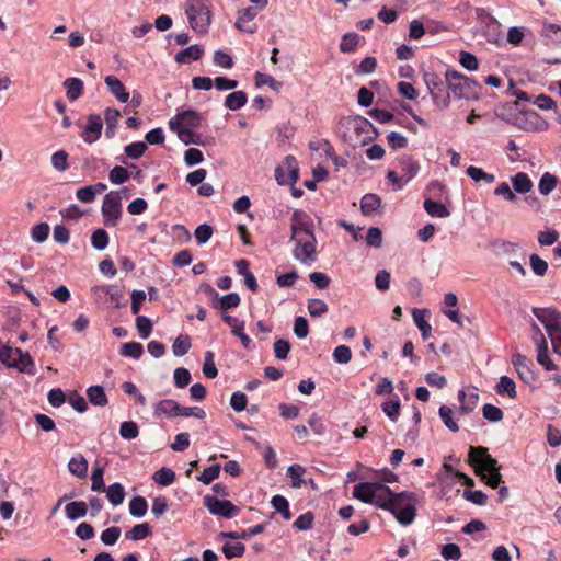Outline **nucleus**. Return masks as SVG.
<instances>
[{
	"instance_id": "obj_46",
	"label": "nucleus",
	"mask_w": 561,
	"mask_h": 561,
	"mask_svg": "<svg viewBox=\"0 0 561 561\" xmlns=\"http://www.w3.org/2000/svg\"><path fill=\"white\" fill-rule=\"evenodd\" d=\"M439 416L443 421V423L445 424V426L450 430L451 432L456 433L459 431V426L457 424V422L453 419V410L443 404L440 408H439Z\"/></svg>"
},
{
	"instance_id": "obj_20",
	"label": "nucleus",
	"mask_w": 561,
	"mask_h": 561,
	"mask_svg": "<svg viewBox=\"0 0 561 561\" xmlns=\"http://www.w3.org/2000/svg\"><path fill=\"white\" fill-rule=\"evenodd\" d=\"M204 54V49L202 46L195 44L190 47H186L180 50L175 55V61L179 64H190L192 61L199 60Z\"/></svg>"
},
{
	"instance_id": "obj_12",
	"label": "nucleus",
	"mask_w": 561,
	"mask_h": 561,
	"mask_svg": "<svg viewBox=\"0 0 561 561\" xmlns=\"http://www.w3.org/2000/svg\"><path fill=\"white\" fill-rule=\"evenodd\" d=\"M512 364L514 365L519 378L525 383L530 385L536 381V376L533 369L534 363L531 359L520 353H515L512 356Z\"/></svg>"
},
{
	"instance_id": "obj_21",
	"label": "nucleus",
	"mask_w": 561,
	"mask_h": 561,
	"mask_svg": "<svg viewBox=\"0 0 561 561\" xmlns=\"http://www.w3.org/2000/svg\"><path fill=\"white\" fill-rule=\"evenodd\" d=\"M181 412V405L172 399H163L160 400L156 404L154 413L156 414H163L168 417H175L180 416Z\"/></svg>"
},
{
	"instance_id": "obj_59",
	"label": "nucleus",
	"mask_w": 561,
	"mask_h": 561,
	"mask_svg": "<svg viewBox=\"0 0 561 561\" xmlns=\"http://www.w3.org/2000/svg\"><path fill=\"white\" fill-rule=\"evenodd\" d=\"M179 139L184 144V145H197V146H203L204 142L202 141V137L199 134L197 133H194L193 130H191V128H185L184 130H179Z\"/></svg>"
},
{
	"instance_id": "obj_17",
	"label": "nucleus",
	"mask_w": 561,
	"mask_h": 561,
	"mask_svg": "<svg viewBox=\"0 0 561 561\" xmlns=\"http://www.w3.org/2000/svg\"><path fill=\"white\" fill-rule=\"evenodd\" d=\"M108 91L122 103H126L129 100V93L126 91L123 82L115 76H107L104 80Z\"/></svg>"
},
{
	"instance_id": "obj_30",
	"label": "nucleus",
	"mask_w": 561,
	"mask_h": 561,
	"mask_svg": "<svg viewBox=\"0 0 561 561\" xmlns=\"http://www.w3.org/2000/svg\"><path fill=\"white\" fill-rule=\"evenodd\" d=\"M87 396L89 401L96 407H105L108 402L105 391L101 386L89 387L87 389Z\"/></svg>"
},
{
	"instance_id": "obj_8",
	"label": "nucleus",
	"mask_w": 561,
	"mask_h": 561,
	"mask_svg": "<svg viewBox=\"0 0 561 561\" xmlns=\"http://www.w3.org/2000/svg\"><path fill=\"white\" fill-rule=\"evenodd\" d=\"M203 503L209 513L216 516L231 518L239 513V508L232 502L228 500L221 501L213 495H205Z\"/></svg>"
},
{
	"instance_id": "obj_57",
	"label": "nucleus",
	"mask_w": 561,
	"mask_h": 561,
	"mask_svg": "<svg viewBox=\"0 0 561 561\" xmlns=\"http://www.w3.org/2000/svg\"><path fill=\"white\" fill-rule=\"evenodd\" d=\"M306 469L298 465H291L287 469V474L291 479V486L293 488H300L302 484V474L305 473Z\"/></svg>"
},
{
	"instance_id": "obj_5",
	"label": "nucleus",
	"mask_w": 561,
	"mask_h": 561,
	"mask_svg": "<svg viewBox=\"0 0 561 561\" xmlns=\"http://www.w3.org/2000/svg\"><path fill=\"white\" fill-rule=\"evenodd\" d=\"M424 81L434 104L440 110L447 108L450 104V89L447 87V79H442L434 72H426Z\"/></svg>"
},
{
	"instance_id": "obj_14",
	"label": "nucleus",
	"mask_w": 561,
	"mask_h": 561,
	"mask_svg": "<svg viewBox=\"0 0 561 561\" xmlns=\"http://www.w3.org/2000/svg\"><path fill=\"white\" fill-rule=\"evenodd\" d=\"M92 293L95 297H99L101 294H105L108 296L110 302L115 308H122L127 305V300L124 297V293L117 286L106 285V286H94L92 288Z\"/></svg>"
},
{
	"instance_id": "obj_32",
	"label": "nucleus",
	"mask_w": 561,
	"mask_h": 561,
	"mask_svg": "<svg viewBox=\"0 0 561 561\" xmlns=\"http://www.w3.org/2000/svg\"><path fill=\"white\" fill-rule=\"evenodd\" d=\"M424 312L425 310L413 309L412 316L416 327L421 331L423 340H427L432 334V327L425 320Z\"/></svg>"
},
{
	"instance_id": "obj_51",
	"label": "nucleus",
	"mask_w": 561,
	"mask_h": 561,
	"mask_svg": "<svg viewBox=\"0 0 561 561\" xmlns=\"http://www.w3.org/2000/svg\"><path fill=\"white\" fill-rule=\"evenodd\" d=\"M255 80L256 85H267L274 91H279L283 87V83L280 81H277L274 77L263 72H256Z\"/></svg>"
},
{
	"instance_id": "obj_13",
	"label": "nucleus",
	"mask_w": 561,
	"mask_h": 561,
	"mask_svg": "<svg viewBox=\"0 0 561 561\" xmlns=\"http://www.w3.org/2000/svg\"><path fill=\"white\" fill-rule=\"evenodd\" d=\"M260 9L257 7H248L239 12L234 26L244 33L253 34L256 25L252 21L257 16Z\"/></svg>"
},
{
	"instance_id": "obj_49",
	"label": "nucleus",
	"mask_w": 561,
	"mask_h": 561,
	"mask_svg": "<svg viewBox=\"0 0 561 561\" xmlns=\"http://www.w3.org/2000/svg\"><path fill=\"white\" fill-rule=\"evenodd\" d=\"M130 175L131 174L126 168L116 165L110 171L108 179L111 183L118 185L125 183Z\"/></svg>"
},
{
	"instance_id": "obj_34",
	"label": "nucleus",
	"mask_w": 561,
	"mask_h": 561,
	"mask_svg": "<svg viewBox=\"0 0 561 561\" xmlns=\"http://www.w3.org/2000/svg\"><path fill=\"white\" fill-rule=\"evenodd\" d=\"M121 116V113L116 108L107 107L105 110V122H106V130L105 135L107 138H112L115 135V128L117 125V121Z\"/></svg>"
},
{
	"instance_id": "obj_3",
	"label": "nucleus",
	"mask_w": 561,
	"mask_h": 561,
	"mask_svg": "<svg viewBox=\"0 0 561 561\" xmlns=\"http://www.w3.org/2000/svg\"><path fill=\"white\" fill-rule=\"evenodd\" d=\"M185 13L190 26L197 34H206L211 23L210 4L208 0H187Z\"/></svg>"
},
{
	"instance_id": "obj_41",
	"label": "nucleus",
	"mask_w": 561,
	"mask_h": 561,
	"mask_svg": "<svg viewBox=\"0 0 561 561\" xmlns=\"http://www.w3.org/2000/svg\"><path fill=\"white\" fill-rule=\"evenodd\" d=\"M271 504L276 512L282 514L284 519L289 520L291 518L289 503L286 497L283 495H274L271 500Z\"/></svg>"
},
{
	"instance_id": "obj_7",
	"label": "nucleus",
	"mask_w": 561,
	"mask_h": 561,
	"mask_svg": "<svg viewBox=\"0 0 561 561\" xmlns=\"http://www.w3.org/2000/svg\"><path fill=\"white\" fill-rule=\"evenodd\" d=\"M469 462L472 466L478 465L479 470L493 472L501 470V465H499L497 460L491 457L486 447H470L469 450Z\"/></svg>"
},
{
	"instance_id": "obj_25",
	"label": "nucleus",
	"mask_w": 561,
	"mask_h": 561,
	"mask_svg": "<svg viewBox=\"0 0 561 561\" xmlns=\"http://www.w3.org/2000/svg\"><path fill=\"white\" fill-rule=\"evenodd\" d=\"M381 205V198L376 194H366L360 201V209L365 216L373 215Z\"/></svg>"
},
{
	"instance_id": "obj_4",
	"label": "nucleus",
	"mask_w": 561,
	"mask_h": 561,
	"mask_svg": "<svg viewBox=\"0 0 561 561\" xmlns=\"http://www.w3.org/2000/svg\"><path fill=\"white\" fill-rule=\"evenodd\" d=\"M416 497L414 493L400 492L396 493L393 499V506L390 512L394 515L396 519L403 526L413 523L416 516Z\"/></svg>"
},
{
	"instance_id": "obj_37",
	"label": "nucleus",
	"mask_w": 561,
	"mask_h": 561,
	"mask_svg": "<svg viewBox=\"0 0 561 561\" xmlns=\"http://www.w3.org/2000/svg\"><path fill=\"white\" fill-rule=\"evenodd\" d=\"M191 346H192V343H191L190 335L181 334L174 340L173 345H172V352H173L174 356L180 357V356L185 355L190 351Z\"/></svg>"
},
{
	"instance_id": "obj_44",
	"label": "nucleus",
	"mask_w": 561,
	"mask_h": 561,
	"mask_svg": "<svg viewBox=\"0 0 561 561\" xmlns=\"http://www.w3.org/2000/svg\"><path fill=\"white\" fill-rule=\"evenodd\" d=\"M466 173L474 182L485 181L486 183H493L495 181V176L493 174L486 173L481 168L474 165L468 167Z\"/></svg>"
},
{
	"instance_id": "obj_52",
	"label": "nucleus",
	"mask_w": 561,
	"mask_h": 561,
	"mask_svg": "<svg viewBox=\"0 0 561 561\" xmlns=\"http://www.w3.org/2000/svg\"><path fill=\"white\" fill-rule=\"evenodd\" d=\"M483 417L490 422H500L503 420V411L491 403H486L482 408Z\"/></svg>"
},
{
	"instance_id": "obj_29",
	"label": "nucleus",
	"mask_w": 561,
	"mask_h": 561,
	"mask_svg": "<svg viewBox=\"0 0 561 561\" xmlns=\"http://www.w3.org/2000/svg\"><path fill=\"white\" fill-rule=\"evenodd\" d=\"M67 89L66 95L70 101H76L83 92V82L78 78H68L64 81Z\"/></svg>"
},
{
	"instance_id": "obj_6",
	"label": "nucleus",
	"mask_w": 561,
	"mask_h": 561,
	"mask_svg": "<svg viewBox=\"0 0 561 561\" xmlns=\"http://www.w3.org/2000/svg\"><path fill=\"white\" fill-rule=\"evenodd\" d=\"M104 225L115 227L122 216V197L119 192L111 191L105 195L102 204Z\"/></svg>"
},
{
	"instance_id": "obj_26",
	"label": "nucleus",
	"mask_w": 561,
	"mask_h": 561,
	"mask_svg": "<svg viewBox=\"0 0 561 561\" xmlns=\"http://www.w3.org/2000/svg\"><path fill=\"white\" fill-rule=\"evenodd\" d=\"M248 95L244 91H234L226 96L225 106L230 111H237L247 104Z\"/></svg>"
},
{
	"instance_id": "obj_35",
	"label": "nucleus",
	"mask_w": 561,
	"mask_h": 561,
	"mask_svg": "<svg viewBox=\"0 0 561 561\" xmlns=\"http://www.w3.org/2000/svg\"><path fill=\"white\" fill-rule=\"evenodd\" d=\"M354 128L357 133L368 134V136L363 139V144L373 141L376 137V129L374 128V125L364 117H358L356 119V126Z\"/></svg>"
},
{
	"instance_id": "obj_47",
	"label": "nucleus",
	"mask_w": 561,
	"mask_h": 561,
	"mask_svg": "<svg viewBox=\"0 0 561 561\" xmlns=\"http://www.w3.org/2000/svg\"><path fill=\"white\" fill-rule=\"evenodd\" d=\"M283 165L288 170V184L294 185L299 179V169L295 157H285Z\"/></svg>"
},
{
	"instance_id": "obj_55",
	"label": "nucleus",
	"mask_w": 561,
	"mask_h": 561,
	"mask_svg": "<svg viewBox=\"0 0 561 561\" xmlns=\"http://www.w3.org/2000/svg\"><path fill=\"white\" fill-rule=\"evenodd\" d=\"M119 434L125 439H135L139 435L138 425L133 421H125L121 424Z\"/></svg>"
},
{
	"instance_id": "obj_60",
	"label": "nucleus",
	"mask_w": 561,
	"mask_h": 561,
	"mask_svg": "<svg viewBox=\"0 0 561 561\" xmlns=\"http://www.w3.org/2000/svg\"><path fill=\"white\" fill-rule=\"evenodd\" d=\"M122 534V530L117 526H112L106 528L101 534V541L106 546H113L118 540L119 536Z\"/></svg>"
},
{
	"instance_id": "obj_61",
	"label": "nucleus",
	"mask_w": 561,
	"mask_h": 561,
	"mask_svg": "<svg viewBox=\"0 0 561 561\" xmlns=\"http://www.w3.org/2000/svg\"><path fill=\"white\" fill-rule=\"evenodd\" d=\"M220 473V466L213 465L203 470V472L197 477V480L204 484H210L215 479L218 478Z\"/></svg>"
},
{
	"instance_id": "obj_18",
	"label": "nucleus",
	"mask_w": 561,
	"mask_h": 561,
	"mask_svg": "<svg viewBox=\"0 0 561 561\" xmlns=\"http://www.w3.org/2000/svg\"><path fill=\"white\" fill-rule=\"evenodd\" d=\"M394 496L396 493L382 483V489H378V491L376 490L375 501H373L371 504L390 512L393 506Z\"/></svg>"
},
{
	"instance_id": "obj_45",
	"label": "nucleus",
	"mask_w": 561,
	"mask_h": 561,
	"mask_svg": "<svg viewBox=\"0 0 561 561\" xmlns=\"http://www.w3.org/2000/svg\"><path fill=\"white\" fill-rule=\"evenodd\" d=\"M307 309L311 317H321L328 312L329 307L324 300L312 298L308 300Z\"/></svg>"
},
{
	"instance_id": "obj_19",
	"label": "nucleus",
	"mask_w": 561,
	"mask_h": 561,
	"mask_svg": "<svg viewBox=\"0 0 561 561\" xmlns=\"http://www.w3.org/2000/svg\"><path fill=\"white\" fill-rule=\"evenodd\" d=\"M14 355L18 356V366H13L20 373H24L31 376L36 374L35 364L30 353H24L21 348H14Z\"/></svg>"
},
{
	"instance_id": "obj_16",
	"label": "nucleus",
	"mask_w": 561,
	"mask_h": 561,
	"mask_svg": "<svg viewBox=\"0 0 561 561\" xmlns=\"http://www.w3.org/2000/svg\"><path fill=\"white\" fill-rule=\"evenodd\" d=\"M382 489L380 482H360L353 489V496L364 503L371 504L375 501L376 490Z\"/></svg>"
},
{
	"instance_id": "obj_11",
	"label": "nucleus",
	"mask_w": 561,
	"mask_h": 561,
	"mask_svg": "<svg viewBox=\"0 0 561 561\" xmlns=\"http://www.w3.org/2000/svg\"><path fill=\"white\" fill-rule=\"evenodd\" d=\"M296 248L294 250V257L304 264H310L316 261V237H307L295 239Z\"/></svg>"
},
{
	"instance_id": "obj_33",
	"label": "nucleus",
	"mask_w": 561,
	"mask_h": 561,
	"mask_svg": "<svg viewBox=\"0 0 561 561\" xmlns=\"http://www.w3.org/2000/svg\"><path fill=\"white\" fill-rule=\"evenodd\" d=\"M151 535V528L148 523L135 525L129 531L125 533L126 539L138 541Z\"/></svg>"
},
{
	"instance_id": "obj_56",
	"label": "nucleus",
	"mask_w": 561,
	"mask_h": 561,
	"mask_svg": "<svg viewBox=\"0 0 561 561\" xmlns=\"http://www.w3.org/2000/svg\"><path fill=\"white\" fill-rule=\"evenodd\" d=\"M245 551V546L241 542L230 543L227 542L222 546V552L227 559H232L236 557H242Z\"/></svg>"
},
{
	"instance_id": "obj_1",
	"label": "nucleus",
	"mask_w": 561,
	"mask_h": 561,
	"mask_svg": "<svg viewBox=\"0 0 561 561\" xmlns=\"http://www.w3.org/2000/svg\"><path fill=\"white\" fill-rule=\"evenodd\" d=\"M531 311L543 324L551 341L553 352L561 356V313L552 307H534Z\"/></svg>"
},
{
	"instance_id": "obj_9",
	"label": "nucleus",
	"mask_w": 561,
	"mask_h": 561,
	"mask_svg": "<svg viewBox=\"0 0 561 561\" xmlns=\"http://www.w3.org/2000/svg\"><path fill=\"white\" fill-rule=\"evenodd\" d=\"M290 231L291 240L298 239L300 233H305L307 237H312L313 222L304 210L296 209L290 218Z\"/></svg>"
},
{
	"instance_id": "obj_38",
	"label": "nucleus",
	"mask_w": 561,
	"mask_h": 561,
	"mask_svg": "<svg viewBox=\"0 0 561 561\" xmlns=\"http://www.w3.org/2000/svg\"><path fill=\"white\" fill-rule=\"evenodd\" d=\"M144 353V347L138 342H127L121 346L119 354L125 357L139 359Z\"/></svg>"
},
{
	"instance_id": "obj_10",
	"label": "nucleus",
	"mask_w": 561,
	"mask_h": 561,
	"mask_svg": "<svg viewBox=\"0 0 561 561\" xmlns=\"http://www.w3.org/2000/svg\"><path fill=\"white\" fill-rule=\"evenodd\" d=\"M533 341L537 344V362L542 365L547 370H554L557 366L549 358L548 355V342L541 332L540 328L533 322Z\"/></svg>"
},
{
	"instance_id": "obj_31",
	"label": "nucleus",
	"mask_w": 561,
	"mask_h": 561,
	"mask_svg": "<svg viewBox=\"0 0 561 561\" xmlns=\"http://www.w3.org/2000/svg\"><path fill=\"white\" fill-rule=\"evenodd\" d=\"M104 492H106V497L113 506H118L124 502L125 491L121 483L111 484Z\"/></svg>"
},
{
	"instance_id": "obj_24",
	"label": "nucleus",
	"mask_w": 561,
	"mask_h": 561,
	"mask_svg": "<svg viewBox=\"0 0 561 561\" xmlns=\"http://www.w3.org/2000/svg\"><path fill=\"white\" fill-rule=\"evenodd\" d=\"M399 167L402 172V176L409 182L419 172V163L411 157L403 156L399 159Z\"/></svg>"
},
{
	"instance_id": "obj_28",
	"label": "nucleus",
	"mask_w": 561,
	"mask_h": 561,
	"mask_svg": "<svg viewBox=\"0 0 561 561\" xmlns=\"http://www.w3.org/2000/svg\"><path fill=\"white\" fill-rule=\"evenodd\" d=\"M68 469L73 476L84 478L88 473V461L82 455L72 457L68 462Z\"/></svg>"
},
{
	"instance_id": "obj_48",
	"label": "nucleus",
	"mask_w": 561,
	"mask_h": 561,
	"mask_svg": "<svg viewBox=\"0 0 561 561\" xmlns=\"http://www.w3.org/2000/svg\"><path fill=\"white\" fill-rule=\"evenodd\" d=\"M381 408H382L383 413L392 422L398 421V417H399V414H400V409H401L400 400L398 399V397L396 398V400L385 401L381 404Z\"/></svg>"
},
{
	"instance_id": "obj_15",
	"label": "nucleus",
	"mask_w": 561,
	"mask_h": 561,
	"mask_svg": "<svg viewBox=\"0 0 561 561\" xmlns=\"http://www.w3.org/2000/svg\"><path fill=\"white\" fill-rule=\"evenodd\" d=\"M103 121L100 114H90L88 124L82 133V138L88 144L95 142L102 134Z\"/></svg>"
},
{
	"instance_id": "obj_40",
	"label": "nucleus",
	"mask_w": 561,
	"mask_h": 561,
	"mask_svg": "<svg viewBox=\"0 0 561 561\" xmlns=\"http://www.w3.org/2000/svg\"><path fill=\"white\" fill-rule=\"evenodd\" d=\"M179 118L182 119L185 128H197L201 126L202 117L193 110H187L179 113Z\"/></svg>"
},
{
	"instance_id": "obj_23",
	"label": "nucleus",
	"mask_w": 561,
	"mask_h": 561,
	"mask_svg": "<svg viewBox=\"0 0 561 561\" xmlns=\"http://www.w3.org/2000/svg\"><path fill=\"white\" fill-rule=\"evenodd\" d=\"M65 512L70 520H77L87 515L88 504L83 501H73L65 506Z\"/></svg>"
},
{
	"instance_id": "obj_43",
	"label": "nucleus",
	"mask_w": 561,
	"mask_h": 561,
	"mask_svg": "<svg viewBox=\"0 0 561 561\" xmlns=\"http://www.w3.org/2000/svg\"><path fill=\"white\" fill-rule=\"evenodd\" d=\"M153 480L163 486L171 485L175 480V472L170 468L163 467L154 472Z\"/></svg>"
},
{
	"instance_id": "obj_53",
	"label": "nucleus",
	"mask_w": 561,
	"mask_h": 561,
	"mask_svg": "<svg viewBox=\"0 0 561 561\" xmlns=\"http://www.w3.org/2000/svg\"><path fill=\"white\" fill-rule=\"evenodd\" d=\"M218 301L219 306H217V308H219L221 311H227L228 309L238 307L241 299L237 293H229L219 298Z\"/></svg>"
},
{
	"instance_id": "obj_2",
	"label": "nucleus",
	"mask_w": 561,
	"mask_h": 561,
	"mask_svg": "<svg viewBox=\"0 0 561 561\" xmlns=\"http://www.w3.org/2000/svg\"><path fill=\"white\" fill-rule=\"evenodd\" d=\"M447 87L457 99L478 100L482 87L472 78L456 70L446 71Z\"/></svg>"
},
{
	"instance_id": "obj_58",
	"label": "nucleus",
	"mask_w": 561,
	"mask_h": 561,
	"mask_svg": "<svg viewBox=\"0 0 561 561\" xmlns=\"http://www.w3.org/2000/svg\"><path fill=\"white\" fill-rule=\"evenodd\" d=\"M147 150V145L144 141H136L127 145L124 148L125 154L130 159H139Z\"/></svg>"
},
{
	"instance_id": "obj_50",
	"label": "nucleus",
	"mask_w": 561,
	"mask_h": 561,
	"mask_svg": "<svg viewBox=\"0 0 561 561\" xmlns=\"http://www.w3.org/2000/svg\"><path fill=\"white\" fill-rule=\"evenodd\" d=\"M359 42V35L357 33H346L343 35L340 43V50L343 53L353 51Z\"/></svg>"
},
{
	"instance_id": "obj_42",
	"label": "nucleus",
	"mask_w": 561,
	"mask_h": 561,
	"mask_svg": "<svg viewBox=\"0 0 561 561\" xmlns=\"http://www.w3.org/2000/svg\"><path fill=\"white\" fill-rule=\"evenodd\" d=\"M148 510L147 501L144 496H135L129 502V513L135 517H142Z\"/></svg>"
},
{
	"instance_id": "obj_39",
	"label": "nucleus",
	"mask_w": 561,
	"mask_h": 561,
	"mask_svg": "<svg viewBox=\"0 0 561 561\" xmlns=\"http://www.w3.org/2000/svg\"><path fill=\"white\" fill-rule=\"evenodd\" d=\"M496 391L499 394L507 393L511 399H515L517 397L515 382L508 376H502L500 378V381L496 385Z\"/></svg>"
},
{
	"instance_id": "obj_27",
	"label": "nucleus",
	"mask_w": 561,
	"mask_h": 561,
	"mask_svg": "<svg viewBox=\"0 0 561 561\" xmlns=\"http://www.w3.org/2000/svg\"><path fill=\"white\" fill-rule=\"evenodd\" d=\"M424 209L432 217L446 218L450 215V211L444 204L435 202L431 198L424 201Z\"/></svg>"
},
{
	"instance_id": "obj_62",
	"label": "nucleus",
	"mask_w": 561,
	"mask_h": 561,
	"mask_svg": "<svg viewBox=\"0 0 561 561\" xmlns=\"http://www.w3.org/2000/svg\"><path fill=\"white\" fill-rule=\"evenodd\" d=\"M529 262L534 274L537 276H545L548 271V263L542 260L538 254H531Z\"/></svg>"
},
{
	"instance_id": "obj_22",
	"label": "nucleus",
	"mask_w": 561,
	"mask_h": 561,
	"mask_svg": "<svg viewBox=\"0 0 561 561\" xmlns=\"http://www.w3.org/2000/svg\"><path fill=\"white\" fill-rule=\"evenodd\" d=\"M514 193L527 194L533 190V182L527 173L518 172L511 176Z\"/></svg>"
},
{
	"instance_id": "obj_63",
	"label": "nucleus",
	"mask_w": 561,
	"mask_h": 561,
	"mask_svg": "<svg viewBox=\"0 0 561 561\" xmlns=\"http://www.w3.org/2000/svg\"><path fill=\"white\" fill-rule=\"evenodd\" d=\"M333 359L337 364H347L352 359V351L346 345H339L333 351Z\"/></svg>"
},
{
	"instance_id": "obj_64",
	"label": "nucleus",
	"mask_w": 561,
	"mask_h": 561,
	"mask_svg": "<svg viewBox=\"0 0 561 561\" xmlns=\"http://www.w3.org/2000/svg\"><path fill=\"white\" fill-rule=\"evenodd\" d=\"M214 233V229L210 225H199L194 232L195 239L199 244H204L209 241Z\"/></svg>"
},
{
	"instance_id": "obj_54",
	"label": "nucleus",
	"mask_w": 561,
	"mask_h": 561,
	"mask_svg": "<svg viewBox=\"0 0 561 561\" xmlns=\"http://www.w3.org/2000/svg\"><path fill=\"white\" fill-rule=\"evenodd\" d=\"M92 247L95 250H104L108 244V234L104 229H96L91 237Z\"/></svg>"
},
{
	"instance_id": "obj_36",
	"label": "nucleus",
	"mask_w": 561,
	"mask_h": 561,
	"mask_svg": "<svg viewBox=\"0 0 561 561\" xmlns=\"http://www.w3.org/2000/svg\"><path fill=\"white\" fill-rule=\"evenodd\" d=\"M558 178L549 172L541 175L538 190L541 195H549L557 186Z\"/></svg>"
}]
</instances>
